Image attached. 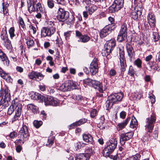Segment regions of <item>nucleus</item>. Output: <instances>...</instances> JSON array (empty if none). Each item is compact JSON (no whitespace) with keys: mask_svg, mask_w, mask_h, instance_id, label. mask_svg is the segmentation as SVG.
<instances>
[{"mask_svg":"<svg viewBox=\"0 0 160 160\" xmlns=\"http://www.w3.org/2000/svg\"><path fill=\"white\" fill-rule=\"evenodd\" d=\"M22 108V104L16 100H12L11 105L10 106L7 112L8 114L11 115L14 111H15V115L12 118V122H14L18 119L21 115Z\"/></svg>","mask_w":160,"mask_h":160,"instance_id":"nucleus-1","label":"nucleus"},{"mask_svg":"<svg viewBox=\"0 0 160 160\" xmlns=\"http://www.w3.org/2000/svg\"><path fill=\"white\" fill-rule=\"evenodd\" d=\"M107 146L103 150L102 154L105 157H108L114 151L117 144L116 138H112L107 143Z\"/></svg>","mask_w":160,"mask_h":160,"instance_id":"nucleus-2","label":"nucleus"},{"mask_svg":"<svg viewBox=\"0 0 160 160\" xmlns=\"http://www.w3.org/2000/svg\"><path fill=\"white\" fill-rule=\"evenodd\" d=\"M83 85L85 87L88 85L94 87L95 88H97L101 92H103V89H105L106 88V86H103L102 82H101V81H83Z\"/></svg>","mask_w":160,"mask_h":160,"instance_id":"nucleus-3","label":"nucleus"},{"mask_svg":"<svg viewBox=\"0 0 160 160\" xmlns=\"http://www.w3.org/2000/svg\"><path fill=\"white\" fill-rule=\"evenodd\" d=\"M78 83L73 81H65L64 83L60 86V89L63 92L70 91L78 88Z\"/></svg>","mask_w":160,"mask_h":160,"instance_id":"nucleus-4","label":"nucleus"},{"mask_svg":"<svg viewBox=\"0 0 160 160\" xmlns=\"http://www.w3.org/2000/svg\"><path fill=\"white\" fill-rule=\"evenodd\" d=\"M120 93H118L112 95L108 97V100L106 102L107 110H109L112 107L114 103H118L120 101Z\"/></svg>","mask_w":160,"mask_h":160,"instance_id":"nucleus-5","label":"nucleus"},{"mask_svg":"<svg viewBox=\"0 0 160 160\" xmlns=\"http://www.w3.org/2000/svg\"><path fill=\"white\" fill-rule=\"evenodd\" d=\"M116 43L113 40L107 41L105 44L102 54L103 56H107L111 52L115 46Z\"/></svg>","mask_w":160,"mask_h":160,"instance_id":"nucleus-6","label":"nucleus"},{"mask_svg":"<svg viewBox=\"0 0 160 160\" xmlns=\"http://www.w3.org/2000/svg\"><path fill=\"white\" fill-rule=\"evenodd\" d=\"M156 120V115L154 113H152L150 118H148L146 119V125L145 126L146 131L150 132H152Z\"/></svg>","mask_w":160,"mask_h":160,"instance_id":"nucleus-7","label":"nucleus"},{"mask_svg":"<svg viewBox=\"0 0 160 160\" xmlns=\"http://www.w3.org/2000/svg\"><path fill=\"white\" fill-rule=\"evenodd\" d=\"M42 100L43 101L46 106H57L59 103V101L57 99L49 96H42Z\"/></svg>","mask_w":160,"mask_h":160,"instance_id":"nucleus-8","label":"nucleus"},{"mask_svg":"<svg viewBox=\"0 0 160 160\" xmlns=\"http://www.w3.org/2000/svg\"><path fill=\"white\" fill-rule=\"evenodd\" d=\"M69 14L68 12L65 11L62 8H60L58 12L57 17V19L60 22H64L68 18Z\"/></svg>","mask_w":160,"mask_h":160,"instance_id":"nucleus-9","label":"nucleus"},{"mask_svg":"<svg viewBox=\"0 0 160 160\" xmlns=\"http://www.w3.org/2000/svg\"><path fill=\"white\" fill-rule=\"evenodd\" d=\"M56 27H43L41 30L42 37L47 36L50 37L53 35L56 31Z\"/></svg>","mask_w":160,"mask_h":160,"instance_id":"nucleus-10","label":"nucleus"},{"mask_svg":"<svg viewBox=\"0 0 160 160\" xmlns=\"http://www.w3.org/2000/svg\"><path fill=\"white\" fill-rule=\"evenodd\" d=\"M115 27L112 25H109L105 26L100 32V36L101 38H103L108 35Z\"/></svg>","mask_w":160,"mask_h":160,"instance_id":"nucleus-11","label":"nucleus"},{"mask_svg":"<svg viewBox=\"0 0 160 160\" xmlns=\"http://www.w3.org/2000/svg\"><path fill=\"white\" fill-rule=\"evenodd\" d=\"M19 133L23 140H27L29 136L28 127L26 125H23L19 131Z\"/></svg>","mask_w":160,"mask_h":160,"instance_id":"nucleus-12","label":"nucleus"},{"mask_svg":"<svg viewBox=\"0 0 160 160\" xmlns=\"http://www.w3.org/2000/svg\"><path fill=\"white\" fill-rule=\"evenodd\" d=\"M98 67L97 60L94 59L91 62L90 67V71L92 75L96 74L98 71Z\"/></svg>","mask_w":160,"mask_h":160,"instance_id":"nucleus-13","label":"nucleus"},{"mask_svg":"<svg viewBox=\"0 0 160 160\" xmlns=\"http://www.w3.org/2000/svg\"><path fill=\"white\" fill-rule=\"evenodd\" d=\"M132 136V134L131 132H126L125 133L122 134L121 136V144H124L125 141L129 139Z\"/></svg>","mask_w":160,"mask_h":160,"instance_id":"nucleus-14","label":"nucleus"},{"mask_svg":"<svg viewBox=\"0 0 160 160\" xmlns=\"http://www.w3.org/2000/svg\"><path fill=\"white\" fill-rule=\"evenodd\" d=\"M124 52L122 50L121 52V70L122 71L124 72L127 67L126 61L124 56Z\"/></svg>","mask_w":160,"mask_h":160,"instance_id":"nucleus-15","label":"nucleus"},{"mask_svg":"<svg viewBox=\"0 0 160 160\" xmlns=\"http://www.w3.org/2000/svg\"><path fill=\"white\" fill-rule=\"evenodd\" d=\"M148 22L151 27H154L155 26L156 19L154 14L152 13H149L148 16Z\"/></svg>","mask_w":160,"mask_h":160,"instance_id":"nucleus-16","label":"nucleus"},{"mask_svg":"<svg viewBox=\"0 0 160 160\" xmlns=\"http://www.w3.org/2000/svg\"><path fill=\"white\" fill-rule=\"evenodd\" d=\"M30 78L33 79L34 78L42 79L44 76L40 72L32 71L28 74Z\"/></svg>","mask_w":160,"mask_h":160,"instance_id":"nucleus-17","label":"nucleus"},{"mask_svg":"<svg viewBox=\"0 0 160 160\" xmlns=\"http://www.w3.org/2000/svg\"><path fill=\"white\" fill-rule=\"evenodd\" d=\"M127 28L126 27V24H123L121 28V37H122V39L121 40V42L124 40L127 36Z\"/></svg>","mask_w":160,"mask_h":160,"instance_id":"nucleus-18","label":"nucleus"},{"mask_svg":"<svg viewBox=\"0 0 160 160\" xmlns=\"http://www.w3.org/2000/svg\"><path fill=\"white\" fill-rule=\"evenodd\" d=\"M120 2L118 4L116 3L112 4L108 8L109 12L110 13H114L116 11H118L120 9V6L119 4Z\"/></svg>","mask_w":160,"mask_h":160,"instance_id":"nucleus-19","label":"nucleus"},{"mask_svg":"<svg viewBox=\"0 0 160 160\" xmlns=\"http://www.w3.org/2000/svg\"><path fill=\"white\" fill-rule=\"evenodd\" d=\"M83 140L87 142L92 143L93 142V139L92 136L89 133H84L82 135Z\"/></svg>","mask_w":160,"mask_h":160,"instance_id":"nucleus-20","label":"nucleus"},{"mask_svg":"<svg viewBox=\"0 0 160 160\" xmlns=\"http://www.w3.org/2000/svg\"><path fill=\"white\" fill-rule=\"evenodd\" d=\"M0 58L2 61L4 62V63L6 65H8L9 64V61L5 53H4L0 49Z\"/></svg>","mask_w":160,"mask_h":160,"instance_id":"nucleus-21","label":"nucleus"},{"mask_svg":"<svg viewBox=\"0 0 160 160\" xmlns=\"http://www.w3.org/2000/svg\"><path fill=\"white\" fill-rule=\"evenodd\" d=\"M126 48L129 56L132 58L135 55L134 51L132 47L129 44H127L126 45Z\"/></svg>","mask_w":160,"mask_h":160,"instance_id":"nucleus-22","label":"nucleus"},{"mask_svg":"<svg viewBox=\"0 0 160 160\" xmlns=\"http://www.w3.org/2000/svg\"><path fill=\"white\" fill-rule=\"evenodd\" d=\"M1 36L2 39L4 42L9 40L8 38L6 27H5V28L2 29Z\"/></svg>","mask_w":160,"mask_h":160,"instance_id":"nucleus-23","label":"nucleus"},{"mask_svg":"<svg viewBox=\"0 0 160 160\" xmlns=\"http://www.w3.org/2000/svg\"><path fill=\"white\" fill-rule=\"evenodd\" d=\"M28 110H31L34 114H36L38 112V108L32 104H28L27 106Z\"/></svg>","mask_w":160,"mask_h":160,"instance_id":"nucleus-24","label":"nucleus"},{"mask_svg":"<svg viewBox=\"0 0 160 160\" xmlns=\"http://www.w3.org/2000/svg\"><path fill=\"white\" fill-rule=\"evenodd\" d=\"M100 122L98 125V126L100 129H103L105 128L106 126V123L105 119L103 116H101L100 118Z\"/></svg>","mask_w":160,"mask_h":160,"instance_id":"nucleus-25","label":"nucleus"},{"mask_svg":"<svg viewBox=\"0 0 160 160\" xmlns=\"http://www.w3.org/2000/svg\"><path fill=\"white\" fill-rule=\"evenodd\" d=\"M89 156L84 153H80L77 156L75 160H88Z\"/></svg>","mask_w":160,"mask_h":160,"instance_id":"nucleus-26","label":"nucleus"},{"mask_svg":"<svg viewBox=\"0 0 160 160\" xmlns=\"http://www.w3.org/2000/svg\"><path fill=\"white\" fill-rule=\"evenodd\" d=\"M0 75L3 79L6 80H10L11 79L10 76L4 72L0 67Z\"/></svg>","mask_w":160,"mask_h":160,"instance_id":"nucleus-27","label":"nucleus"},{"mask_svg":"<svg viewBox=\"0 0 160 160\" xmlns=\"http://www.w3.org/2000/svg\"><path fill=\"white\" fill-rule=\"evenodd\" d=\"M9 102H10V99L3 98H2L0 101V105H2L4 107H6L8 106Z\"/></svg>","mask_w":160,"mask_h":160,"instance_id":"nucleus-28","label":"nucleus"},{"mask_svg":"<svg viewBox=\"0 0 160 160\" xmlns=\"http://www.w3.org/2000/svg\"><path fill=\"white\" fill-rule=\"evenodd\" d=\"M138 125L137 119L134 117H132L131 121L130 123V127L132 128H136Z\"/></svg>","mask_w":160,"mask_h":160,"instance_id":"nucleus-29","label":"nucleus"},{"mask_svg":"<svg viewBox=\"0 0 160 160\" xmlns=\"http://www.w3.org/2000/svg\"><path fill=\"white\" fill-rule=\"evenodd\" d=\"M89 37L87 35H83L81 36L79 39H78V42H81L83 43H86L88 42L90 40Z\"/></svg>","mask_w":160,"mask_h":160,"instance_id":"nucleus-30","label":"nucleus"},{"mask_svg":"<svg viewBox=\"0 0 160 160\" xmlns=\"http://www.w3.org/2000/svg\"><path fill=\"white\" fill-rule=\"evenodd\" d=\"M2 93L5 97L4 98L8 99H10L11 95L10 91L7 88L3 89Z\"/></svg>","mask_w":160,"mask_h":160,"instance_id":"nucleus-31","label":"nucleus"},{"mask_svg":"<svg viewBox=\"0 0 160 160\" xmlns=\"http://www.w3.org/2000/svg\"><path fill=\"white\" fill-rule=\"evenodd\" d=\"M131 118L130 117H128L125 120L121 122V130L125 128L128 123L130 121Z\"/></svg>","mask_w":160,"mask_h":160,"instance_id":"nucleus-32","label":"nucleus"},{"mask_svg":"<svg viewBox=\"0 0 160 160\" xmlns=\"http://www.w3.org/2000/svg\"><path fill=\"white\" fill-rule=\"evenodd\" d=\"M42 96L38 93H35L31 96V98L34 100H42Z\"/></svg>","mask_w":160,"mask_h":160,"instance_id":"nucleus-33","label":"nucleus"},{"mask_svg":"<svg viewBox=\"0 0 160 160\" xmlns=\"http://www.w3.org/2000/svg\"><path fill=\"white\" fill-rule=\"evenodd\" d=\"M93 148L92 147L88 148H86L85 150V153H84L86 154L89 156V158H90V157L91 155L93 154L94 152V150L93 149Z\"/></svg>","mask_w":160,"mask_h":160,"instance_id":"nucleus-34","label":"nucleus"},{"mask_svg":"<svg viewBox=\"0 0 160 160\" xmlns=\"http://www.w3.org/2000/svg\"><path fill=\"white\" fill-rule=\"evenodd\" d=\"M141 156L139 154H137L134 155L130 156L126 160H140Z\"/></svg>","mask_w":160,"mask_h":160,"instance_id":"nucleus-35","label":"nucleus"},{"mask_svg":"<svg viewBox=\"0 0 160 160\" xmlns=\"http://www.w3.org/2000/svg\"><path fill=\"white\" fill-rule=\"evenodd\" d=\"M128 73L129 75L133 78H132V79H135L136 77H137V76L136 74H135L134 71L132 66H130Z\"/></svg>","mask_w":160,"mask_h":160,"instance_id":"nucleus-36","label":"nucleus"},{"mask_svg":"<svg viewBox=\"0 0 160 160\" xmlns=\"http://www.w3.org/2000/svg\"><path fill=\"white\" fill-rule=\"evenodd\" d=\"M68 20L66 21V23L68 25H72L73 24L74 22V17L72 15H71L69 16L68 18L67 19Z\"/></svg>","mask_w":160,"mask_h":160,"instance_id":"nucleus-37","label":"nucleus"},{"mask_svg":"<svg viewBox=\"0 0 160 160\" xmlns=\"http://www.w3.org/2000/svg\"><path fill=\"white\" fill-rule=\"evenodd\" d=\"M25 39L26 41L28 46L29 47H32L33 45L34 42L33 40L31 39L29 37H26Z\"/></svg>","mask_w":160,"mask_h":160,"instance_id":"nucleus-38","label":"nucleus"},{"mask_svg":"<svg viewBox=\"0 0 160 160\" xmlns=\"http://www.w3.org/2000/svg\"><path fill=\"white\" fill-rule=\"evenodd\" d=\"M9 6V4L6 2L2 3V8L3 13L4 14H7L8 12V8Z\"/></svg>","mask_w":160,"mask_h":160,"instance_id":"nucleus-39","label":"nucleus"},{"mask_svg":"<svg viewBox=\"0 0 160 160\" xmlns=\"http://www.w3.org/2000/svg\"><path fill=\"white\" fill-rule=\"evenodd\" d=\"M141 15L138 14V12L135 11L132 12L131 13V17L132 18H133L134 20H137L138 17H139Z\"/></svg>","mask_w":160,"mask_h":160,"instance_id":"nucleus-40","label":"nucleus"},{"mask_svg":"<svg viewBox=\"0 0 160 160\" xmlns=\"http://www.w3.org/2000/svg\"><path fill=\"white\" fill-rule=\"evenodd\" d=\"M135 10L138 12L139 15H141L142 12V4L139 3V4H138L135 7Z\"/></svg>","mask_w":160,"mask_h":160,"instance_id":"nucleus-41","label":"nucleus"},{"mask_svg":"<svg viewBox=\"0 0 160 160\" xmlns=\"http://www.w3.org/2000/svg\"><path fill=\"white\" fill-rule=\"evenodd\" d=\"M26 140H23V138H22L21 137H20V138L17 139L14 142L16 145H19V144H23L24 143V142Z\"/></svg>","mask_w":160,"mask_h":160,"instance_id":"nucleus-42","label":"nucleus"},{"mask_svg":"<svg viewBox=\"0 0 160 160\" xmlns=\"http://www.w3.org/2000/svg\"><path fill=\"white\" fill-rule=\"evenodd\" d=\"M4 44L5 46L8 49L10 50H12V48L11 41L9 40L4 42Z\"/></svg>","mask_w":160,"mask_h":160,"instance_id":"nucleus-43","label":"nucleus"},{"mask_svg":"<svg viewBox=\"0 0 160 160\" xmlns=\"http://www.w3.org/2000/svg\"><path fill=\"white\" fill-rule=\"evenodd\" d=\"M33 125L36 128H38L42 124V122L41 121L34 120L33 122Z\"/></svg>","mask_w":160,"mask_h":160,"instance_id":"nucleus-44","label":"nucleus"},{"mask_svg":"<svg viewBox=\"0 0 160 160\" xmlns=\"http://www.w3.org/2000/svg\"><path fill=\"white\" fill-rule=\"evenodd\" d=\"M142 63L141 60L139 58H138L134 61V64L139 68L142 67Z\"/></svg>","mask_w":160,"mask_h":160,"instance_id":"nucleus-45","label":"nucleus"},{"mask_svg":"<svg viewBox=\"0 0 160 160\" xmlns=\"http://www.w3.org/2000/svg\"><path fill=\"white\" fill-rule=\"evenodd\" d=\"M85 144L84 143L82 142H79L77 143H76L75 144V146L76 147V148H77V149H79L81 148L82 147H83Z\"/></svg>","mask_w":160,"mask_h":160,"instance_id":"nucleus-46","label":"nucleus"},{"mask_svg":"<svg viewBox=\"0 0 160 160\" xmlns=\"http://www.w3.org/2000/svg\"><path fill=\"white\" fill-rule=\"evenodd\" d=\"M14 31L15 29L13 27L11 28L9 31L10 37L11 38H12L15 36Z\"/></svg>","mask_w":160,"mask_h":160,"instance_id":"nucleus-47","label":"nucleus"},{"mask_svg":"<svg viewBox=\"0 0 160 160\" xmlns=\"http://www.w3.org/2000/svg\"><path fill=\"white\" fill-rule=\"evenodd\" d=\"M54 2L53 0H47V4L49 8H52L54 7Z\"/></svg>","mask_w":160,"mask_h":160,"instance_id":"nucleus-48","label":"nucleus"},{"mask_svg":"<svg viewBox=\"0 0 160 160\" xmlns=\"http://www.w3.org/2000/svg\"><path fill=\"white\" fill-rule=\"evenodd\" d=\"M96 9V7L95 6H93L89 8L88 12L89 14H92Z\"/></svg>","mask_w":160,"mask_h":160,"instance_id":"nucleus-49","label":"nucleus"},{"mask_svg":"<svg viewBox=\"0 0 160 160\" xmlns=\"http://www.w3.org/2000/svg\"><path fill=\"white\" fill-rule=\"evenodd\" d=\"M35 5L34 3L30 5V6L28 7V9L30 12H32L35 11L36 8L35 7Z\"/></svg>","mask_w":160,"mask_h":160,"instance_id":"nucleus-50","label":"nucleus"},{"mask_svg":"<svg viewBox=\"0 0 160 160\" xmlns=\"http://www.w3.org/2000/svg\"><path fill=\"white\" fill-rule=\"evenodd\" d=\"M152 36V38L155 42L158 41L159 38V34L157 32H153Z\"/></svg>","mask_w":160,"mask_h":160,"instance_id":"nucleus-51","label":"nucleus"},{"mask_svg":"<svg viewBox=\"0 0 160 160\" xmlns=\"http://www.w3.org/2000/svg\"><path fill=\"white\" fill-rule=\"evenodd\" d=\"M97 114V111L96 109H93L91 111L90 116L92 118H94Z\"/></svg>","mask_w":160,"mask_h":160,"instance_id":"nucleus-52","label":"nucleus"},{"mask_svg":"<svg viewBox=\"0 0 160 160\" xmlns=\"http://www.w3.org/2000/svg\"><path fill=\"white\" fill-rule=\"evenodd\" d=\"M80 125L79 121L76 122H75L71 124L70 126V129L74 128Z\"/></svg>","mask_w":160,"mask_h":160,"instance_id":"nucleus-53","label":"nucleus"},{"mask_svg":"<svg viewBox=\"0 0 160 160\" xmlns=\"http://www.w3.org/2000/svg\"><path fill=\"white\" fill-rule=\"evenodd\" d=\"M35 6L36 7V10L38 12H42L43 11V8L40 3H38Z\"/></svg>","mask_w":160,"mask_h":160,"instance_id":"nucleus-54","label":"nucleus"},{"mask_svg":"<svg viewBox=\"0 0 160 160\" xmlns=\"http://www.w3.org/2000/svg\"><path fill=\"white\" fill-rule=\"evenodd\" d=\"M18 22H19V23L20 25H21V27L23 28H24L25 25V24L24 23V21L22 19V18L21 17H19V20Z\"/></svg>","mask_w":160,"mask_h":160,"instance_id":"nucleus-55","label":"nucleus"},{"mask_svg":"<svg viewBox=\"0 0 160 160\" xmlns=\"http://www.w3.org/2000/svg\"><path fill=\"white\" fill-rule=\"evenodd\" d=\"M17 136V133L15 131L11 132L9 135V137L11 138H14L15 137H16Z\"/></svg>","mask_w":160,"mask_h":160,"instance_id":"nucleus-56","label":"nucleus"},{"mask_svg":"<svg viewBox=\"0 0 160 160\" xmlns=\"http://www.w3.org/2000/svg\"><path fill=\"white\" fill-rule=\"evenodd\" d=\"M48 89V91L49 92V94H53L55 91L57 90L56 88L53 87L49 88Z\"/></svg>","mask_w":160,"mask_h":160,"instance_id":"nucleus-57","label":"nucleus"},{"mask_svg":"<svg viewBox=\"0 0 160 160\" xmlns=\"http://www.w3.org/2000/svg\"><path fill=\"white\" fill-rule=\"evenodd\" d=\"M151 63H152V64L151 65L150 67L151 69H153L154 70H157V65H156L155 62L154 61L151 62Z\"/></svg>","mask_w":160,"mask_h":160,"instance_id":"nucleus-58","label":"nucleus"},{"mask_svg":"<svg viewBox=\"0 0 160 160\" xmlns=\"http://www.w3.org/2000/svg\"><path fill=\"white\" fill-rule=\"evenodd\" d=\"M47 24L48 25V27H55L54 25V23L52 21H48Z\"/></svg>","mask_w":160,"mask_h":160,"instance_id":"nucleus-59","label":"nucleus"},{"mask_svg":"<svg viewBox=\"0 0 160 160\" xmlns=\"http://www.w3.org/2000/svg\"><path fill=\"white\" fill-rule=\"evenodd\" d=\"M22 149V148L20 145H16V150L17 152H20Z\"/></svg>","mask_w":160,"mask_h":160,"instance_id":"nucleus-60","label":"nucleus"},{"mask_svg":"<svg viewBox=\"0 0 160 160\" xmlns=\"http://www.w3.org/2000/svg\"><path fill=\"white\" fill-rule=\"evenodd\" d=\"M149 98L151 100V101L152 103H154L155 102V97L153 94H151V95H150Z\"/></svg>","mask_w":160,"mask_h":160,"instance_id":"nucleus-61","label":"nucleus"},{"mask_svg":"<svg viewBox=\"0 0 160 160\" xmlns=\"http://www.w3.org/2000/svg\"><path fill=\"white\" fill-rule=\"evenodd\" d=\"M29 28L30 29L32 30L34 34L36 33V29L32 25H29Z\"/></svg>","mask_w":160,"mask_h":160,"instance_id":"nucleus-62","label":"nucleus"},{"mask_svg":"<svg viewBox=\"0 0 160 160\" xmlns=\"http://www.w3.org/2000/svg\"><path fill=\"white\" fill-rule=\"evenodd\" d=\"M40 116L41 117L44 119H46L47 118V115L44 111L41 112Z\"/></svg>","mask_w":160,"mask_h":160,"instance_id":"nucleus-63","label":"nucleus"},{"mask_svg":"<svg viewBox=\"0 0 160 160\" xmlns=\"http://www.w3.org/2000/svg\"><path fill=\"white\" fill-rule=\"evenodd\" d=\"M76 35L78 37V39H79L81 36H82V33L78 31H76Z\"/></svg>","mask_w":160,"mask_h":160,"instance_id":"nucleus-64","label":"nucleus"}]
</instances>
